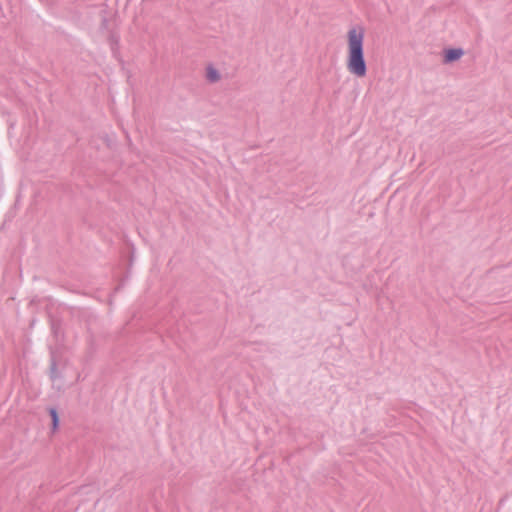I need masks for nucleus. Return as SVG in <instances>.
<instances>
[{"label":"nucleus","mask_w":512,"mask_h":512,"mask_svg":"<svg viewBox=\"0 0 512 512\" xmlns=\"http://www.w3.org/2000/svg\"><path fill=\"white\" fill-rule=\"evenodd\" d=\"M364 35L365 30L362 26L353 27L347 33V69L359 78H363L367 74V65L364 58Z\"/></svg>","instance_id":"nucleus-1"},{"label":"nucleus","mask_w":512,"mask_h":512,"mask_svg":"<svg viewBox=\"0 0 512 512\" xmlns=\"http://www.w3.org/2000/svg\"><path fill=\"white\" fill-rule=\"evenodd\" d=\"M464 54L463 50L461 48H450L445 50L444 54V62L445 63H451L454 61H457L461 58V56Z\"/></svg>","instance_id":"nucleus-2"},{"label":"nucleus","mask_w":512,"mask_h":512,"mask_svg":"<svg viewBox=\"0 0 512 512\" xmlns=\"http://www.w3.org/2000/svg\"><path fill=\"white\" fill-rule=\"evenodd\" d=\"M49 376L52 381H55L57 378H59L57 362H56L54 356H52L51 360H50Z\"/></svg>","instance_id":"nucleus-4"},{"label":"nucleus","mask_w":512,"mask_h":512,"mask_svg":"<svg viewBox=\"0 0 512 512\" xmlns=\"http://www.w3.org/2000/svg\"><path fill=\"white\" fill-rule=\"evenodd\" d=\"M206 78L211 83H215L220 80V73L212 66H209L206 71Z\"/></svg>","instance_id":"nucleus-3"},{"label":"nucleus","mask_w":512,"mask_h":512,"mask_svg":"<svg viewBox=\"0 0 512 512\" xmlns=\"http://www.w3.org/2000/svg\"><path fill=\"white\" fill-rule=\"evenodd\" d=\"M49 415L52 421V431H56L59 426V415L56 408H49Z\"/></svg>","instance_id":"nucleus-5"}]
</instances>
